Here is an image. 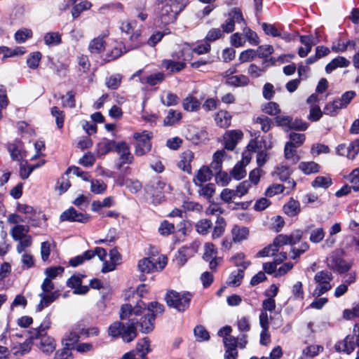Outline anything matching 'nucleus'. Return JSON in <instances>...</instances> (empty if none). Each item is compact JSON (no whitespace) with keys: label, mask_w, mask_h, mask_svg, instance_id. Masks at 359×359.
I'll return each mask as SVG.
<instances>
[{"label":"nucleus","mask_w":359,"mask_h":359,"mask_svg":"<svg viewBox=\"0 0 359 359\" xmlns=\"http://www.w3.org/2000/svg\"><path fill=\"white\" fill-rule=\"evenodd\" d=\"M283 210L290 217H294L300 212L299 203L294 199H290L283 207Z\"/></svg>","instance_id":"35"},{"label":"nucleus","mask_w":359,"mask_h":359,"mask_svg":"<svg viewBox=\"0 0 359 359\" xmlns=\"http://www.w3.org/2000/svg\"><path fill=\"white\" fill-rule=\"evenodd\" d=\"M180 159L177 163L178 167L182 170L184 172L191 174V163L193 161L194 158V153L187 150L183 152L180 155Z\"/></svg>","instance_id":"20"},{"label":"nucleus","mask_w":359,"mask_h":359,"mask_svg":"<svg viewBox=\"0 0 359 359\" xmlns=\"http://www.w3.org/2000/svg\"><path fill=\"white\" fill-rule=\"evenodd\" d=\"M231 261L236 266H241L243 271L248 267L250 262L245 260V255L242 252L238 253L231 258Z\"/></svg>","instance_id":"57"},{"label":"nucleus","mask_w":359,"mask_h":359,"mask_svg":"<svg viewBox=\"0 0 359 359\" xmlns=\"http://www.w3.org/2000/svg\"><path fill=\"white\" fill-rule=\"evenodd\" d=\"M164 78L163 73L157 72L148 76L141 78L140 82L142 83H148L151 86H155L161 83L164 80Z\"/></svg>","instance_id":"37"},{"label":"nucleus","mask_w":359,"mask_h":359,"mask_svg":"<svg viewBox=\"0 0 359 359\" xmlns=\"http://www.w3.org/2000/svg\"><path fill=\"white\" fill-rule=\"evenodd\" d=\"M333 276L332 273L327 271L318 272L314 277V280L317 284L313 292L314 297H320L332 288L330 284Z\"/></svg>","instance_id":"6"},{"label":"nucleus","mask_w":359,"mask_h":359,"mask_svg":"<svg viewBox=\"0 0 359 359\" xmlns=\"http://www.w3.org/2000/svg\"><path fill=\"white\" fill-rule=\"evenodd\" d=\"M220 198L224 203H230L238 197L235 189L226 188L222 191Z\"/></svg>","instance_id":"61"},{"label":"nucleus","mask_w":359,"mask_h":359,"mask_svg":"<svg viewBox=\"0 0 359 359\" xmlns=\"http://www.w3.org/2000/svg\"><path fill=\"white\" fill-rule=\"evenodd\" d=\"M279 245L275 244V239L273 240V242L271 245H269V246L264 248V249L261 250L258 252L257 254V257H270L273 256L276 253V252H278L279 250Z\"/></svg>","instance_id":"46"},{"label":"nucleus","mask_w":359,"mask_h":359,"mask_svg":"<svg viewBox=\"0 0 359 359\" xmlns=\"http://www.w3.org/2000/svg\"><path fill=\"white\" fill-rule=\"evenodd\" d=\"M182 61H175L172 60H163L161 62V67L171 72H178L185 68V61L182 59V55L177 57Z\"/></svg>","instance_id":"23"},{"label":"nucleus","mask_w":359,"mask_h":359,"mask_svg":"<svg viewBox=\"0 0 359 359\" xmlns=\"http://www.w3.org/2000/svg\"><path fill=\"white\" fill-rule=\"evenodd\" d=\"M342 250H337L332 252L327 258V266L338 273H345L348 271L351 266L350 263L344 260L342 256Z\"/></svg>","instance_id":"7"},{"label":"nucleus","mask_w":359,"mask_h":359,"mask_svg":"<svg viewBox=\"0 0 359 359\" xmlns=\"http://www.w3.org/2000/svg\"><path fill=\"white\" fill-rule=\"evenodd\" d=\"M85 255L87 258L91 259L95 255H97L101 261H104L107 257L106 250L100 247H97L95 250H87L85 252Z\"/></svg>","instance_id":"49"},{"label":"nucleus","mask_w":359,"mask_h":359,"mask_svg":"<svg viewBox=\"0 0 359 359\" xmlns=\"http://www.w3.org/2000/svg\"><path fill=\"white\" fill-rule=\"evenodd\" d=\"M51 314L48 313L43 319L39 328L36 330L37 337L42 336L43 334H46L45 332L50 327L51 325Z\"/></svg>","instance_id":"52"},{"label":"nucleus","mask_w":359,"mask_h":359,"mask_svg":"<svg viewBox=\"0 0 359 359\" xmlns=\"http://www.w3.org/2000/svg\"><path fill=\"white\" fill-rule=\"evenodd\" d=\"M29 228L27 225H15L11 229V234L15 241H18L27 235Z\"/></svg>","instance_id":"34"},{"label":"nucleus","mask_w":359,"mask_h":359,"mask_svg":"<svg viewBox=\"0 0 359 359\" xmlns=\"http://www.w3.org/2000/svg\"><path fill=\"white\" fill-rule=\"evenodd\" d=\"M311 184L314 188L327 189L332 184V180L329 176H318Z\"/></svg>","instance_id":"43"},{"label":"nucleus","mask_w":359,"mask_h":359,"mask_svg":"<svg viewBox=\"0 0 359 359\" xmlns=\"http://www.w3.org/2000/svg\"><path fill=\"white\" fill-rule=\"evenodd\" d=\"M43 40L48 46H57L61 43V36L58 32H48L44 35Z\"/></svg>","instance_id":"42"},{"label":"nucleus","mask_w":359,"mask_h":359,"mask_svg":"<svg viewBox=\"0 0 359 359\" xmlns=\"http://www.w3.org/2000/svg\"><path fill=\"white\" fill-rule=\"evenodd\" d=\"M303 236L301 230H295L290 235L280 234L275 238V244L282 247L285 245H295L300 241Z\"/></svg>","instance_id":"15"},{"label":"nucleus","mask_w":359,"mask_h":359,"mask_svg":"<svg viewBox=\"0 0 359 359\" xmlns=\"http://www.w3.org/2000/svg\"><path fill=\"white\" fill-rule=\"evenodd\" d=\"M217 126L221 128H228L231 125V115L224 110L218 111L215 117Z\"/></svg>","instance_id":"30"},{"label":"nucleus","mask_w":359,"mask_h":359,"mask_svg":"<svg viewBox=\"0 0 359 359\" xmlns=\"http://www.w3.org/2000/svg\"><path fill=\"white\" fill-rule=\"evenodd\" d=\"M249 82L248 78L245 75H236L229 77L226 83L228 85L233 86H245L248 85Z\"/></svg>","instance_id":"39"},{"label":"nucleus","mask_w":359,"mask_h":359,"mask_svg":"<svg viewBox=\"0 0 359 359\" xmlns=\"http://www.w3.org/2000/svg\"><path fill=\"white\" fill-rule=\"evenodd\" d=\"M348 180L355 191H359V168L354 169L348 176Z\"/></svg>","instance_id":"64"},{"label":"nucleus","mask_w":359,"mask_h":359,"mask_svg":"<svg viewBox=\"0 0 359 359\" xmlns=\"http://www.w3.org/2000/svg\"><path fill=\"white\" fill-rule=\"evenodd\" d=\"M35 338L40 339L39 347L42 352L50 353L55 350V345L53 338L46 336V334H43L42 336L39 337H37V334H36Z\"/></svg>","instance_id":"22"},{"label":"nucleus","mask_w":359,"mask_h":359,"mask_svg":"<svg viewBox=\"0 0 359 359\" xmlns=\"http://www.w3.org/2000/svg\"><path fill=\"white\" fill-rule=\"evenodd\" d=\"M62 222H77L81 223H87L90 220V216L86 214L77 212L74 208H70L64 211L60 215Z\"/></svg>","instance_id":"14"},{"label":"nucleus","mask_w":359,"mask_h":359,"mask_svg":"<svg viewBox=\"0 0 359 359\" xmlns=\"http://www.w3.org/2000/svg\"><path fill=\"white\" fill-rule=\"evenodd\" d=\"M213 174L208 166H203L198 170L194 178V183L197 187H202V184L211 180Z\"/></svg>","instance_id":"19"},{"label":"nucleus","mask_w":359,"mask_h":359,"mask_svg":"<svg viewBox=\"0 0 359 359\" xmlns=\"http://www.w3.org/2000/svg\"><path fill=\"white\" fill-rule=\"evenodd\" d=\"M335 348L338 351H343L347 354L352 353L355 348L354 335L346 336L343 341L338 342L335 345Z\"/></svg>","instance_id":"24"},{"label":"nucleus","mask_w":359,"mask_h":359,"mask_svg":"<svg viewBox=\"0 0 359 359\" xmlns=\"http://www.w3.org/2000/svg\"><path fill=\"white\" fill-rule=\"evenodd\" d=\"M108 36L109 32L104 31L100 35L93 39L88 43V50L93 54H98L103 52L106 46L104 39Z\"/></svg>","instance_id":"17"},{"label":"nucleus","mask_w":359,"mask_h":359,"mask_svg":"<svg viewBox=\"0 0 359 359\" xmlns=\"http://www.w3.org/2000/svg\"><path fill=\"white\" fill-rule=\"evenodd\" d=\"M323 351V347L319 345H311L306 347L302 355L306 358H313Z\"/></svg>","instance_id":"50"},{"label":"nucleus","mask_w":359,"mask_h":359,"mask_svg":"<svg viewBox=\"0 0 359 359\" xmlns=\"http://www.w3.org/2000/svg\"><path fill=\"white\" fill-rule=\"evenodd\" d=\"M123 45L121 42L115 41L111 50H109L105 55L104 60L106 62L113 61L123 54Z\"/></svg>","instance_id":"28"},{"label":"nucleus","mask_w":359,"mask_h":359,"mask_svg":"<svg viewBox=\"0 0 359 359\" xmlns=\"http://www.w3.org/2000/svg\"><path fill=\"white\" fill-rule=\"evenodd\" d=\"M41 58L40 52H34L31 53L27 60V64L31 69H36L38 67L39 62Z\"/></svg>","instance_id":"63"},{"label":"nucleus","mask_w":359,"mask_h":359,"mask_svg":"<svg viewBox=\"0 0 359 359\" xmlns=\"http://www.w3.org/2000/svg\"><path fill=\"white\" fill-rule=\"evenodd\" d=\"M142 300L137 302L135 305L130 303L123 304L120 309V318L128 320V322L126 325L119 321L113 323L108 328V334L114 338L121 337L127 343L133 341L137 337V317L142 313Z\"/></svg>","instance_id":"1"},{"label":"nucleus","mask_w":359,"mask_h":359,"mask_svg":"<svg viewBox=\"0 0 359 359\" xmlns=\"http://www.w3.org/2000/svg\"><path fill=\"white\" fill-rule=\"evenodd\" d=\"M179 14V12L166 3L161 8L158 15V22L163 25L173 23L177 20Z\"/></svg>","instance_id":"12"},{"label":"nucleus","mask_w":359,"mask_h":359,"mask_svg":"<svg viewBox=\"0 0 359 359\" xmlns=\"http://www.w3.org/2000/svg\"><path fill=\"white\" fill-rule=\"evenodd\" d=\"M161 100L167 107L175 106L178 104L180 98L176 94L170 92H165L161 95Z\"/></svg>","instance_id":"40"},{"label":"nucleus","mask_w":359,"mask_h":359,"mask_svg":"<svg viewBox=\"0 0 359 359\" xmlns=\"http://www.w3.org/2000/svg\"><path fill=\"white\" fill-rule=\"evenodd\" d=\"M39 297H41V301L37 306V310L41 311L53 302L57 298L58 295L56 292H54L50 294L40 293Z\"/></svg>","instance_id":"32"},{"label":"nucleus","mask_w":359,"mask_h":359,"mask_svg":"<svg viewBox=\"0 0 359 359\" xmlns=\"http://www.w3.org/2000/svg\"><path fill=\"white\" fill-rule=\"evenodd\" d=\"M210 50V45L207 42L195 48H191L189 45H185L182 49V59L184 61H190L193 58V53L202 55L208 53Z\"/></svg>","instance_id":"13"},{"label":"nucleus","mask_w":359,"mask_h":359,"mask_svg":"<svg viewBox=\"0 0 359 359\" xmlns=\"http://www.w3.org/2000/svg\"><path fill=\"white\" fill-rule=\"evenodd\" d=\"M226 227V222L225 219L223 217H217L215 226L213 229V231L212 233V237L213 239L219 238H220L224 231Z\"/></svg>","instance_id":"38"},{"label":"nucleus","mask_w":359,"mask_h":359,"mask_svg":"<svg viewBox=\"0 0 359 359\" xmlns=\"http://www.w3.org/2000/svg\"><path fill=\"white\" fill-rule=\"evenodd\" d=\"M243 133L240 130H231L226 131L224 135L225 148L228 150H233L238 141L243 138Z\"/></svg>","instance_id":"18"},{"label":"nucleus","mask_w":359,"mask_h":359,"mask_svg":"<svg viewBox=\"0 0 359 359\" xmlns=\"http://www.w3.org/2000/svg\"><path fill=\"white\" fill-rule=\"evenodd\" d=\"M243 33L252 45H257L259 43V38L257 34L248 28L246 25L242 27Z\"/></svg>","instance_id":"62"},{"label":"nucleus","mask_w":359,"mask_h":359,"mask_svg":"<svg viewBox=\"0 0 359 359\" xmlns=\"http://www.w3.org/2000/svg\"><path fill=\"white\" fill-rule=\"evenodd\" d=\"M225 20L222 24L221 27L225 33H231L236 29V25H239L241 28L246 25L243 13L239 8H233L224 15Z\"/></svg>","instance_id":"4"},{"label":"nucleus","mask_w":359,"mask_h":359,"mask_svg":"<svg viewBox=\"0 0 359 359\" xmlns=\"http://www.w3.org/2000/svg\"><path fill=\"white\" fill-rule=\"evenodd\" d=\"M32 31L29 29H22L15 34V39L19 43H24L27 39L32 38Z\"/></svg>","instance_id":"56"},{"label":"nucleus","mask_w":359,"mask_h":359,"mask_svg":"<svg viewBox=\"0 0 359 359\" xmlns=\"http://www.w3.org/2000/svg\"><path fill=\"white\" fill-rule=\"evenodd\" d=\"M249 229L245 226L234 225L231 229L232 239L235 243H241L249 236Z\"/></svg>","instance_id":"25"},{"label":"nucleus","mask_w":359,"mask_h":359,"mask_svg":"<svg viewBox=\"0 0 359 359\" xmlns=\"http://www.w3.org/2000/svg\"><path fill=\"white\" fill-rule=\"evenodd\" d=\"M217 250L212 243H206L204 245L203 259L209 261L211 259L217 257Z\"/></svg>","instance_id":"47"},{"label":"nucleus","mask_w":359,"mask_h":359,"mask_svg":"<svg viewBox=\"0 0 359 359\" xmlns=\"http://www.w3.org/2000/svg\"><path fill=\"white\" fill-rule=\"evenodd\" d=\"M245 168L244 165L238 162L231 171V175L237 180L243 179L246 175Z\"/></svg>","instance_id":"55"},{"label":"nucleus","mask_w":359,"mask_h":359,"mask_svg":"<svg viewBox=\"0 0 359 359\" xmlns=\"http://www.w3.org/2000/svg\"><path fill=\"white\" fill-rule=\"evenodd\" d=\"M167 264V257L161 255L157 258L144 257L139 260L137 268L142 273H149L154 271H161Z\"/></svg>","instance_id":"5"},{"label":"nucleus","mask_w":359,"mask_h":359,"mask_svg":"<svg viewBox=\"0 0 359 359\" xmlns=\"http://www.w3.org/2000/svg\"><path fill=\"white\" fill-rule=\"evenodd\" d=\"M252 187V184L250 181L244 180L239 183L236 187V193L238 198H241L247 194Z\"/></svg>","instance_id":"54"},{"label":"nucleus","mask_w":359,"mask_h":359,"mask_svg":"<svg viewBox=\"0 0 359 359\" xmlns=\"http://www.w3.org/2000/svg\"><path fill=\"white\" fill-rule=\"evenodd\" d=\"M114 151L118 154L121 163L119 167L126 163H131L133 156L130 153V146L124 142H118L116 143Z\"/></svg>","instance_id":"16"},{"label":"nucleus","mask_w":359,"mask_h":359,"mask_svg":"<svg viewBox=\"0 0 359 359\" xmlns=\"http://www.w3.org/2000/svg\"><path fill=\"white\" fill-rule=\"evenodd\" d=\"M17 210L26 215L25 218L32 222V226H38L41 224V221L45 219L43 214L27 204L19 203Z\"/></svg>","instance_id":"10"},{"label":"nucleus","mask_w":359,"mask_h":359,"mask_svg":"<svg viewBox=\"0 0 359 359\" xmlns=\"http://www.w3.org/2000/svg\"><path fill=\"white\" fill-rule=\"evenodd\" d=\"M67 285L68 287L74 288V293L76 294H85L89 290L88 286L81 285V278L76 275L69 278Z\"/></svg>","instance_id":"21"},{"label":"nucleus","mask_w":359,"mask_h":359,"mask_svg":"<svg viewBox=\"0 0 359 359\" xmlns=\"http://www.w3.org/2000/svg\"><path fill=\"white\" fill-rule=\"evenodd\" d=\"M299 169L305 175L318 172L320 165L314 161H302L298 165Z\"/></svg>","instance_id":"31"},{"label":"nucleus","mask_w":359,"mask_h":359,"mask_svg":"<svg viewBox=\"0 0 359 359\" xmlns=\"http://www.w3.org/2000/svg\"><path fill=\"white\" fill-rule=\"evenodd\" d=\"M120 29L123 33L129 36V40L131 42V48H135L140 46V37L142 32L137 29L135 21H124L121 22Z\"/></svg>","instance_id":"9"},{"label":"nucleus","mask_w":359,"mask_h":359,"mask_svg":"<svg viewBox=\"0 0 359 359\" xmlns=\"http://www.w3.org/2000/svg\"><path fill=\"white\" fill-rule=\"evenodd\" d=\"M79 339V333L74 330L69 331L65 334L64 341L67 347H72Z\"/></svg>","instance_id":"58"},{"label":"nucleus","mask_w":359,"mask_h":359,"mask_svg":"<svg viewBox=\"0 0 359 359\" xmlns=\"http://www.w3.org/2000/svg\"><path fill=\"white\" fill-rule=\"evenodd\" d=\"M133 137L136 140L135 153L137 156H143L151 150V133L145 130L140 133H135Z\"/></svg>","instance_id":"8"},{"label":"nucleus","mask_w":359,"mask_h":359,"mask_svg":"<svg viewBox=\"0 0 359 359\" xmlns=\"http://www.w3.org/2000/svg\"><path fill=\"white\" fill-rule=\"evenodd\" d=\"M192 294L189 292L168 291L165 296V301L168 306L178 311H184L189 306Z\"/></svg>","instance_id":"3"},{"label":"nucleus","mask_w":359,"mask_h":359,"mask_svg":"<svg viewBox=\"0 0 359 359\" xmlns=\"http://www.w3.org/2000/svg\"><path fill=\"white\" fill-rule=\"evenodd\" d=\"M262 110L264 113L271 116H276L280 112L279 105L274 102H269L262 104Z\"/></svg>","instance_id":"44"},{"label":"nucleus","mask_w":359,"mask_h":359,"mask_svg":"<svg viewBox=\"0 0 359 359\" xmlns=\"http://www.w3.org/2000/svg\"><path fill=\"white\" fill-rule=\"evenodd\" d=\"M199 243L196 241L191 243L189 245L182 247L175 255L174 261L177 265L182 266L187 259L193 257L197 252Z\"/></svg>","instance_id":"11"},{"label":"nucleus","mask_w":359,"mask_h":359,"mask_svg":"<svg viewBox=\"0 0 359 359\" xmlns=\"http://www.w3.org/2000/svg\"><path fill=\"white\" fill-rule=\"evenodd\" d=\"M347 158L354 160L359 153V139L352 141L348 146Z\"/></svg>","instance_id":"53"},{"label":"nucleus","mask_w":359,"mask_h":359,"mask_svg":"<svg viewBox=\"0 0 359 359\" xmlns=\"http://www.w3.org/2000/svg\"><path fill=\"white\" fill-rule=\"evenodd\" d=\"M149 345V339L147 337H144L137 342L136 350L134 351L142 357H147V354L151 351Z\"/></svg>","instance_id":"41"},{"label":"nucleus","mask_w":359,"mask_h":359,"mask_svg":"<svg viewBox=\"0 0 359 359\" xmlns=\"http://www.w3.org/2000/svg\"><path fill=\"white\" fill-rule=\"evenodd\" d=\"M212 223L210 219H202L196 224V231L202 235L207 234L212 227Z\"/></svg>","instance_id":"45"},{"label":"nucleus","mask_w":359,"mask_h":359,"mask_svg":"<svg viewBox=\"0 0 359 359\" xmlns=\"http://www.w3.org/2000/svg\"><path fill=\"white\" fill-rule=\"evenodd\" d=\"M194 335L197 341H207L210 338L208 332L202 325L196 326L194 330Z\"/></svg>","instance_id":"59"},{"label":"nucleus","mask_w":359,"mask_h":359,"mask_svg":"<svg viewBox=\"0 0 359 359\" xmlns=\"http://www.w3.org/2000/svg\"><path fill=\"white\" fill-rule=\"evenodd\" d=\"M164 307L162 304L154 302H151L147 306L143 302L142 313L137 317L140 330L143 333H149L154 328V320L157 314L163 312Z\"/></svg>","instance_id":"2"},{"label":"nucleus","mask_w":359,"mask_h":359,"mask_svg":"<svg viewBox=\"0 0 359 359\" xmlns=\"http://www.w3.org/2000/svg\"><path fill=\"white\" fill-rule=\"evenodd\" d=\"M199 187L201 188L198 191L199 194L208 199H210L215 191V185L212 183H208L205 185L202 184V187Z\"/></svg>","instance_id":"60"},{"label":"nucleus","mask_w":359,"mask_h":359,"mask_svg":"<svg viewBox=\"0 0 359 359\" xmlns=\"http://www.w3.org/2000/svg\"><path fill=\"white\" fill-rule=\"evenodd\" d=\"M350 65V61L346 57L339 56L332 60L325 67V72L327 74L331 73L337 68L347 67Z\"/></svg>","instance_id":"26"},{"label":"nucleus","mask_w":359,"mask_h":359,"mask_svg":"<svg viewBox=\"0 0 359 359\" xmlns=\"http://www.w3.org/2000/svg\"><path fill=\"white\" fill-rule=\"evenodd\" d=\"M341 109H342L341 105L338 102V100H336L327 103L323 109V112L327 115L334 116Z\"/></svg>","instance_id":"48"},{"label":"nucleus","mask_w":359,"mask_h":359,"mask_svg":"<svg viewBox=\"0 0 359 359\" xmlns=\"http://www.w3.org/2000/svg\"><path fill=\"white\" fill-rule=\"evenodd\" d=\"M50 113L55 118L56 125L58 128H62L64 124L65 114L64 111L57 107H53L50 109Z\"/></svg>","instance_id":"51"},{"label":"nucleus","mask_w":359,"mask_h":359,"mask_svg":"<svg viewBox=\"0 0 359 359\" xmlns=\"http://www.w3.org/2000/svg\"><path fill=\"white\" fill-rule=\"evenodd\" d=\"M182 106L187 111H197L200 109L201 102L196 97L189 95L183 100Z\"/></svg>","instance_id":"29"},{"label":"nucleus","mask_w":359,"mask_h":359,"mask_svg":"<svg viewBox=\"0 0 359 359\" xmlns=\"http://www.w3.org/2000/svg\"><path fill=\"white\" fill-rule=\"evenodd\" d=\"M181 118L182 114L180 111L170 109L163 120V125L165 126L175 125L180 121Z\"/></svg>","instance_id":"36"},{"label":"nucleus","mask_w":359,"mask_h":359,"mask_svg":"<svg viewBox=\"0 0 359 359\" xmlns=\"http://www.w3.org/2000/svg\"><path fill=\"white\" fill-rule=\"evenodd\" d=\"M116 142L107 139L102 140L97 144L96 148V153L98 156H102L107 154L109 151L114 150Z\"/></svg>","instance_id":"27"},{"label":"nucleus","mask_w":359,"mask_h":359,"mask_svg":"<svg viewBox=\"0 0 359 359\" xmlns=\"http://www.w3.org/2000/svg\"><path fill=\"white\" fill-rule=\"evenodd\" d=\"M244 276V271L243 269H237L236 271H233L230 274L227 281L226 284L229 286L232 287H237L241 285L242 280Z\"/></svg>","instance_id":"33"}]
</instances>
